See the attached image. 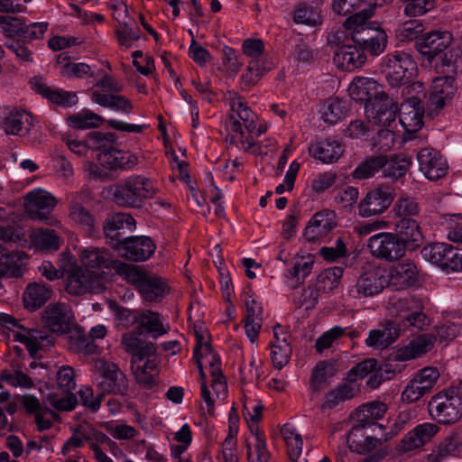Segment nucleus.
Segmentation results:
<instances>
[{"instance_id":"nucleus-15","label":"nucleus","mask_w":462,"mask_h":462,"mask_svg":"<svg viewBox=\"0 0 462 462\" xmlns=\"http://www.w3.org/2000/svg\"><path fill=\"white\" fill-rule=\"evenodd\" d=\"M439 372L433 367L421 369L406 385L402 393V400L411 403L430 392L439 378Z\"/></svg>"},{"instance_id":"nucleus-23","label":"nucleus","mask_w":462,"mask_h":462,"mask_svg":"<svg viewBox=\"0 0 462 462\" xmlns=\"http://www.w3.org/2000/svg\"><path fill=\"white\" fill-rule=\"evenodd\" d=\"M365 430V427L355 425L348 432L346 443L352 452L365 455L378 448H387L381 439L366 435Z\"/></svg>"},{"instance_id":"nucleus-62","label":"nucleus","mask_w":462,"mask_h":462,"mask_svg":"<svg viewBox=\"0 0 462 462\" xmlns=\"http://www.w3.org/2000/svg\"><path fill=\"white\" fill-rule=\"evenodd\" d=\"M105 430L116 440H131L139 435V431L133 426L115 421H106L102 424Z\"/></svg>"},{"instance_id":"nucleus-53","label":"nucleus","mask_w":462,"mask_h":462,"mask_svg":"<svg viewBox=\"0 0 462 462\" xmlns=\"http://www.w3.org/2000/svg\"><path fill=\"white\" fill-rule=\"evenodd\" d=\"M281 434L286 443L288 455L292 462H298L302 452V438L291 424H285L281 429Z\"/></svg>"},{"instance_id":"nucleus-42","label":"nucleus","mask_w":462,"mask_h":462,"mask_svg":"<svg viewBox=\"0 0 462 462\" xmlns=\"http://www.w3.org/2000/svg\"><path fill=\"white\" fill-rule=\"evenodd\" d=\"M32 84L37 93L42 95L54 104L72 106L75 105L78 100L76 94L62 89L51 88L40 79H33Z\"/></svg>"},{"instance_id":"nucleus-63","label":"nucleus","mask_w":462,"mask_h":462,"mask_svg":"<svg viewBox=\"0 0 462 462\" xmlns=\"http://www.w3.org/2000/svg\"><path fill=\"white\" fill-rule=\"evenodd\" d=\"M115 33L118 43L126 48L131 47L141 37L140 30L137 27L134 28L130 20L117 23Z\"/></svg>"},{"instance_id":"nucleus-5","label":"nucleus","mask_w":462,"mask_h":462,"mask_svg":"<svg viewBox=\"0 0 462 462\" xmlns=\"http://www.w3.org/2000/svg\"><path fill=\"white\" fill-rule=\"evenodd\" d=\"M407 98L401 104L399 121L408 135L421 129L423 125V107L421 99L426 97L425 87L421 82H413L405 88Z\"/></svg>"},{"instance_id":"nucleus-45","label":"nucleus","mask_w":462,"mask_h":462,"mask_svg":"<svg viewBox=\"0 0 462 462\" xmlns=\"http://www.w3.org/2000/svg\"><path fill=\"white\" fill-rule=\"evenodd\" d=\"M70 199L69 206V218L76 225L87 229L92 230L95 220L92 214L84 208L78 200V195L71 193L69 195Z\"/></svg>"},{"instance_id":"nucleus-46","label":"nucleus","mask_w":462,"mask_h":462,"mask_svg":"<svg viewBox=\"0 0 462 462\" xmlns=\"http://www.w3.org/2000/svg\"><path fill=\"white\" fill-rule=\"evenodd\" d=\"M51 297L49 286L41 283L29 284L23 293V303L26 309L35 310Z\"/></svg>"},{"instance_id":"nucleus-21","label":"nucleus","mask_w":462,"mask_h":462,"mask_svg":"<svg viewBox=\"0 0 462 462\" xmlns=\"http://www.w3.org/2000/svg\"><path fill=\"white\" fill-rule=\"evenodd\" d=\"M439 428L432 422H424L410 430L402 439L400 449L407 452L423 447L438 434Z\"/></svg>"},{"instance_id":"nucleus-3","label":"nucleus","mask_w":462,"mask_h":462,"mask_svg":"<svg viewBox=\"0 0 462 462\" xmlns=\"http://www.w3.org/2000/svg\"><path fill=\"white\" fill-rule=\"evenodd\" d=\"M371 10H364L350 15L344 22V28L351 36V42L365 53L373 56L383 53L387 45L385 31L370 22Z\"/></svg>"},{"instance_id":"nucleus-8","label":"nucleus","mask_w":462,"mask_h":462,"mask_svg":"<svg viewBox=\"0 0 462 462\" xmlns=\"http://www.w3.org/2000/svg\"><path fill=\"white\" fill-rule=\"evenodd\" d=\"M428 410L431 418L439 423L452 424L462 416V400L455 388H449L433 396Z\"/></svg>"},{"instance_id":"nucleus-36","label":"nucleus","mask_w":462,"mask_h":462,"mask_svg":"<svg viewBox=\"0 0 462 462\" xmlns=\"http://www.w3.org/2000/svg\"><path fill=\"white\" fill-rule=\"evenodd\" d=\"M310 155L323 163L337 162L344 152L343 145L336 140L326 139L309 148Z\"/></svg>"},{"instance_id":"nucleus-13","label":"nucleus","mask_w":462,"mask_h":462,"mask_svg":"<svg viewBox=\"0 0 462 462\" xmlns=\"http://www.w3.org/2000/svg\"><path fill=\"white\" fill-rule=\"evenodd\" d=\"M367 246L373 256L389 262L402 258L406 252L403 241L396 234L390 232L372 236L368 239Z\"/></svg>"},{"instance_id":"nucleus-2","label":"nucleus","mask_w":462,"mask_h":462,"mask_svg":"<svg viewBox=\"0 0 462 462\" xmlns=\"http://www.w3.org/2000/svg\"><path fill=\"white\" fill-rule=\"evenodd\" d=\"M348 93L355 101L365 104V115L374 124L386 127L395 120L397 104L373 79L356 77L349 84Z\"/></svg>"},{"instance_id":"nucleus-34","label":"nucleus","mask_w":462,"mask_h":462,"mask_svg":"<svg viewBox=\"0 0 462 462\" xmlns=\"http://www.w3.org/2000/svg\"><path fill=\"white\" fill-rule=\"evenodd\" d=\"M462 59V50L459 46L448 48L445 51L438 54L430 62L433 65L437 73L443 76H452L457 72V64Z\"/></svg>"},{"instance_id":"nucleus-40","label":"nucleus","mask_w":462,"mask_h":462,"mask_svg":"<svg viewBox=\"0 0 462 462\" xmlns=\"http://www.w3.org/2000/svg\"><path fill=\"white\" fill-rule=\"evenodd\" d=\"M462 453V442L456 434H451L439 442L428 456L429 462H443L449 457Z\"/></svg>"},{"instance_id":"nucleus-60","label":"nucleus","mask_w":462,"mask_h":462,"mask_svg":"<svg viewBox=\"0 0 462 462\" xmlns=\"http://www.w3.org/2000/svg\"><path fill=\"white\" fill-rule=\"evenodd\" d=\"M411 164V158L407 156L387 158V163L383 166V175L385 178L397 180L406 174Z\"/></svg>"},{"instance_id":"nucleus-39","label":"nucleus","mask_w":462,"mask_h":462,"mask_svg":"<svg viewBox=\"0 0 462 462\" xmlns=\"http://www.w3.org/2000/svg\"><path fill=\"white\" fill-rule=\"evenodd\" d=\"M23 259V253L9 251L0 245V278L22 276Z\"/></svg>"},{"instance_id":"nucleus-11","label":"nucleus","mask_w":462,"mask_h":462,"mask_svg":"<svg viewBox=\"0 0 462 462\" xmlns=\"http://www.w3.org/2000/svg\"><path fill=\"white\" fill-rule=\"evenodd\" d=\"M66 281V291L71 295H83L95 289L99 275L96 271L83 269L75 261H69L60 265Z\"/></svg>"},{"instance_id":"nucleus-41","label":"nucleus","mask_w":462,"mask_h":462,"mask_svg":"<svg viewBox=\"0 0 462 462\" xmlns=\"http://www.w3.org/2000/svg\"><path fill=\"white\" fill-rule=\"evenodd\" d=\"M91 100L103 107L124 114L131 113L134 108L133 104L127 97L116 93L107 94L98 90H91Z\"/></svg>"},{"instance_id":"nucleus-18","label":"nucleus","mask_w":462,"mask_h":462,"mask_svg":"<svg viewBox=\"0 0 462 462\" xmlns=\"http://www.w3.org/2000/svg\"><path fill=\"white\" fill-rule=\"evenodd\" d=\"M417 160L420 171L430 180H437L448 172L446 159L435 149H421L417 154Z\"/></svg>"},{"instance_id":"nucleus-30","label":"nucleus","mask_w":462,"mask_h":462,"mask_svg":"<svg viewBox=\"0 0 462 462\" xmlns=\"http://www.w3.org/2000/svg\"><path fill=\"white\" fill-rule=\"evenodd\" d=\"M435 343V337L430 334H423L413 340L407 346L400 347L395 354V359L398 361H407L416 359L430 351Z\"/></svg>"},{"instance_id":"nucleus-29","label":"nucleus","mask_w":462,"mask_h":462,"mask_svg":"<svg viewBox=\"0 0 462 462\" xmlns=\"http://www.w3.org/2000/svg\"><path fill=\"white\" fill-rule=\"evenodd\" d=\"M32 115L24 110L11 111L4 119L3 129L7 134L24 136L34 126Z\"/></svg>"},{"instance_id":"nucleus-44","label":"nucleus","mask_w":462,"mask_h":462,"mask_svg":"<svg viewBox=\"0 0 462 462\" xmlns=\"http://www.w3.org/2000/svg\"><path fill=\"white\" fill-rule=\"evenodd\" d=\"M134 219L126 213H117L108 216L104 223V233L106 237L112 240H116L118 246L120 245L121 239H119V232L125 228L132 230Z\"/></svg>"},{"instance_id":"nucleus-54","label":"nucleus","mask_w":462,"mask_h":462,"mask_svg":"<svg viewBox=\"0 0 462 462\" xmlns=\"http://www.w3.org/2000/svg\"><path fill=\"white\" fill-rule=\"evenodd\" d=\"M337 373L335 363L330 360L319 361L313 368L310 377V387L313 391H320L328 380Z\"/></svg>"},{"instance_id":"nucleus-22","label":"nucleus","mask_w":462,"mask_h":462,"mask_svg":"<svg viewBox=\"0 0 462 462\" xmlns=\"http://www.w3.org/2000/svg\"><path fill=\"white\" fill-rule=\"evenodd\" d=\"M455 79L452 76H439L432 80L431 90L429 97V109L438 112L450 100L454 92Z\"/></svg>"},{"instance_id":"nucleus-38","label":"nucleus","mask_w":462,"mask_h":462,"mask_svg":"<svg viewBox=\"0 0 462 462\" xmlns=\"http://www.w3.org/2000/svg\"><path fill=\"white\" fill-rule=\"evenodd\" d=\"M138 328L153 337L165 335L170 330V327L163 317L158 312L149 310H139Z\"/></svg>"},{"instance_id":"nucleus-57","label":"nucleus","mask_w":462,"mask_h":462,"mask_svg":"<svg viewBox=\"0 0 462 462\" xmlns=\"http://www.w3.org/2000/svg\"><path fill=\"white\" fill-rule=\"evenodd\" d=\"M247 456L249 462H268L270 454L263 433L252 435L247 440Z\"/></svg>"},{"instance_id":"nucleus-14","label":"nucleus","mask_w":462,"mask_h":462,"mask_svg":"<svg viewBox=\"0 0 462 462\" xmlns=\"http://www.w3.org/2000/svg\"><path fill=\"white\" fill-rule=\"evenodd\" d=\"M394 196L388 187H378L367 192L358 204V215L370 217L383 213L393 201Z\"/></svg>"},{"instance_id":"nucleus-6","label":"nucleus","mask_w":462,"mask_h":462,"mask_svg":"<svg viewBox=\"0 0 462 462\" xmlns=\"http://www.w3.org/2000/svg\"><path fill=\"white\" fill-rule=\"evenodd\" d=\"M421 301L413 297L393 298L389 300L387 310L398 328L403 331L412 329V332L421 330L426 323V316L422 312Z\"/></svg>"},{"instance_id":"nucleus-17","label":"nucleus","mask_w":462,"mask_h":462,"mask_svg":"<svg viewBox=\"0 0 462 462\" xmlns=\"http://www.w3.org/2000/svg\"><path fill=\"white\" fill-rule=\"evenodd\" d=\"M156 245L148 236H128L120 242V254L130 261L143 262L154 253Z\"/></svg>"},{"instance_id":"nucleus-9","label":"nucleus","mask_w":462,"mask_h":462,"mask_svg":"<svg viewBox=\"0 0 462 462\" xmlns=\"http://www.w3.org/2000/svg\"><path fill=\"white\" fill-rule=\"evenodd\" d=\"M56 198L42 189H35L27 193L25 197V212L28 217L36 221L45 222L49 226L61 227L60 220L51 216L56 207Z\"/></svg>"},{"instance_id":"nucleus-51","label":"nucleus","mask_w":462,"mask_h":462,"mask_svg":"<svg viewBox=\"0 0 462 462\" xmlns=\"http://www.w3.org/2000/svg\"><path fill=\"white\" fill-rule=\"evenodd\" d=\"M113 270L122 277L126 282L134 285L138 291L143 284L147 272L143 270L141 267L125 263L121 261H115L113 263Z\"/></svg>"},{"instance_id":"nucleus-27","label":"nucleus","mask_w":462,"mask_h":462,"mask_svg":"<svg viewBox=\"0 0 462 462\" xmlns=\"http://www.w3.org/2000/svg\"><path fill=\"white\" fill-rule=\"evenodd\" d=\"M79 262L85 270L94 271L102 268H113L115 261L112 260L110 253L97 246H80L78 248Z\"/></svg>"},{"instance_id":"nucleus-12","label":"nucleus","mask_w":462,"mask_h":462,"mask_svg":"<svg viewBox=\"0 0 462 462\" xmlns=\"http://www.w3.org/2000/svg\"><path fill=\"white\" fill-rule=\"evenodd\" d=\"M422 257L447 272L462 270V255L451 245L432 243L421 249Z\"/></svg>"},{"instance_id":"nucleus-56","label":"nucleus","mask_w":462,"mask_h":462,"mask_svg":"<svg viewBox=\"0 0 462 462\" xmlns=\"http://www.w3.org/2000/svg\"><path fill=\"white\" fill-rule=\"evenodd\" d=\"M387 163V156H372L362 162L352 172L355 179L365 180L373 177Z\"/></svg>"},{"instance_id":"nucleus-43","label":"nucleus","mask_w":462,"mask_h":462,"mask_svg":"<svg viewBox=\"0 0 462 462\" xmlns=\"http://www.w3.org/2000/svg\"><path fill=\"white\" fill-rule=\"evenodd\" d=\"M387 411V405L382 402H372L365 403L356 411V424L368 428L376 424V421L382 419Z\"/></svg>"},{"instance_id":"nucleus-59","label":"nucleus","mask_w":462,"mask_h":462,"mask_svg":"<svg viewBox=\"0 0 462 462\" xmlns=\"http://www.w3.org/2000/svg\"><path fill=\"white\" fill-rule=\"evenodd\" d=\"M69 125L77 129L97 128L102 125L104 119L97 114L85 109L81 112L70 116L68 118Z\"/></svg>"},{"instance_id":"nucleus-52","label":"nucleus","mask_w":462,"mask_h":462,"mask_svg":"<svg viewBox=\"0 0 462 462\" xmlns=\"http://www.w3.org/2000/svg\"><path fill=\"white\" fill-rule=\"evenodd\" d=\"M358 392L359 389L355 383H342L326 394L322 406L325 409H332L338 403L352 399Z\"/></svg>"},{"instance_id":"nucleus-58","label":"nucleus","mask_w":462,"mask_h":462,"mask_svg":"<svg viewBox=\"0 0 462 462\" xmlns=\"http://www.w3.org/2000/svg\"><path fill=\"white\" fill-rule=\"evenodd\" d=\"M342 275V268H328L319 274L316 288L320 292L329 293L339 285Z\"/></svg>"},{"instance_id":"nucleus-48","label":"nucleus","mask_w":462,"mask_h":462,"mask_svg":"<svg viewBox=\"0 0 462 462\" xmlns=\"http://www.w3.org/2000/svg\"><path fill=\"white\" fill-rule=\"evenodd\" d=\"M132 370L135 381L145 389H152L157 384V371L155 364L151 360L134 363Z\"/></svg>"},{"instance_id":"nucleus-10","label":"nucleus","mask_w":462,"mask_h":462,"mask_svg":"<svg viewBox=\"0 0 462 462\" xmlns=\"http://www.w3.org/2000/svg\"><path fill=\"white\" fill-rule=\"evenodd\" d=\"M416 69L412 57L402 51L390 52L383 59V73L392 87H398L411 79Z\"/></svg>"},{"instance_id":"nucleus-26","label":"nucleus","mask_w":462,"mask_h":462,"mask_svg":"<svg viewBox=\"0 0 462 462\" xmlns=\"http://www.w3.org/2000/svg\"><path fill=\"white\" fill-rule=\"evenodd\" d=\"M334 54V63L342 70L352 71L362 67L365 60V54L357 47L350 42L339 44Z\"/></svg>"},{"instance_id":"nucleus-7","label":"nucleus","mask_w":462,"mask_h":462,"mask_svg":"<svg viewBox=\"0 0 462 462\" xmlns=\"http://www.w3.org/2000/svg\"><path fill=\"white\" fill-rule=\"evenodd\" d=\"M0 324L14 331V340L23 344L31 356H34L39 350L46 349L54 344V338L45 331L27 328L19 324L11 315L0 312Z\"/></svg>"},{"instance_id":"nucleus-49","label":"nucleus","mask_w":462,"mask_h":462,"mask_svg":"<svg viewBox=\"0 0 462 462\" xmlns=\"http://www.w3.org/2000/svg\"><path fill=\"white\" fill-rule=\"evenodd\" d=\"M348 111L349 107L346 101L338 97H330L323 105L321 117L326 123L335 125L345 118Z\"/></svg>"},{"instance_id":"nucleus-4","label":"nucleus","mask_w":462,"mask_h":462,"mask_svg":"<svg viewBox=\"0 0 462 462\" xmlns=\"http://www.w3.org/2000/svg\"><path fill=\"white\" fill-rule=\"evenodd\" d=\"M158 189L152 180L143 175H132L115 186V202L125 208H140L152 199Z\"/></svg>"},{"instance_id":"nucleus-1","label":"nucleus","mask_w":462,"mask_h":462,"mask_svg":"<svg viewBox=\"0 0 462 462\" xmlns=\"http://www.w3.org/2000/svg\"><path fill=\"white\" fill-rule=\"evenodd\" d=\"M226 100L229 105L228 128L231 141L245 152L254 155H265L275 148L276 142L266 139L265 143L256 142L254 136H260L266 127L256 125L257 116L247 106L244 97L236 92L228 91Z\"/></svg>"},{"instance_id":"nucleus-31","label":"nucleus","mask_w":462,"mask_h":462,"mask_svg":"<svg viewBox=\"0 0 462 462\" xmlns=\"http://www.w3.org/2000/svg\"><path fill=\"white\" fill-rule=\"evenodd\" d=\"M381 328L373 329L365 339L366 346L375 348H384L394 342L404 332L397 327L394 321L386 320Z\"/></svg>"},{"instance_id":"nucleus-37","label":"nucleus","mask_w":462,"mask_h":462,"mask_svg":"<svg viewBox=\"0 0 462 462\" xmlns=\"http://www.w3.org/2000/svg\"><path fill=\"white\" fill-rule=\"evenodd\" d=\"M169 291L170 287L162 278L150 273L138 290L142 298L149 302L161 301Z\"/></svg>"},{"instance_id":"nucleus-33","label":"nucleus","mask_w":462,"mask_h":462,"mask_svg":"<svg viewBox=\"0 0 462 462\" xmlns=\"http://www.w3.org/2000/svg\"><path fill=\"white\" fill-rule=\"evenodd\" d=\"M121 344L124 349L132 355L134 363L143 362L155 352V347L152 343L141 339L134 332L125 333L122 336Z\"/></svg>"},{"instance_id":"nucleus-16","label":"nucleus","mask_w":462,"mask_h":462,"mask_svg":"<svg viewBox=\"0 0 462 462\" xmlns=\"http://www.w3.org/2000/svg\"><path fill=\"white\" fill-rule=\"evenodd\" d=\"M386 286L399 291L413 286L418 279V270L414 263L404 260L383 270Z\"/></svg>"},{"instance_id":"nucleus-20","label":"nucleus","mask_w":462,"mask_h":462,"mask_svg":"<svg viewBox=\"0 0 462 462\" xmlns=\"http://www.w3.org/2000/svg\"><path fill=\"white\" fill-rule=\"evenodd\" d=\"M453 37L448 31H432L426 33L418 42V50L430 60L452 45Z\"/></svg>"},{"instance_id":"nucleus-25","label":"nucleus","mask_w":462,"mask_h":462,"mask_svg":"<svg viewBox=\"0 0 462 462\" xmlns=\"http://www.w3.org/2000/svg\"><path fill=\"white\" fill-rule=\"evenodd\" d=\"M100 369L102 376L98 387L103 393H124L126 391L127 381L125 375L116 365L103 362Z\"/></svg>"},{"instance_id":"nucleus-35","label":"nucleus","mask_w":462,"mask_h":462,"mask_svg":"<svg viewBox=\"0 0 462 462\" xmlns=\"http://www.w3.org/2000/svg\"><path fill=\"white\" fill-rule=\"evenodd\" d=\"M394 230L406 247L411 246L415 249L423 242L420 226L413 218L405 217L399 219L395 222Z\"/></svg>"},{"instance_id":"nucleus-24","label":"nucleus","mask_w":462,"mask_h":462,"mask_svg":"<svg viewBox=\"0 0 462 462\" xmlns=\"http://www.w3.org/2000/svg\"><path fill=\"white\" fill-rule=\"evenodd\" d=\"M45 325L55 333H66L73 319L70 308L64 303L49 305L43 316Z\"/></svg>"},{"instance_id":"nucleus-64","label":"nucleus","mask_w":462,"mask_h":462,"mask_svg":"<svg viewBox=\"0 0 462 462\" xmlns=\"http://www.w3.org/2000/svg\"><path fill=\"white\" fill-rule=\"evenodd\" d=\"M394 216L401 218L412 217L419 215L420 207L412 198L408 196L400 197L394 203L393 209Z\"/></svg>"},{"instance_id":"nucleus-47","label":"nucleus","mask_w":462,"mask_h":462,"mask_svg":"<svg viewBox=\"0 0 462 462\" xmlns=\"http://www.w3.org/2000/svg\"><path fill=\"white\" fill-rule=\"evenodd\" d=\"M29 239L30 245L38 250H58L61 243L56 232L47 228L32 230Z\"/></svg>"},{"instance_id":"nucleus-19","label":"nucleus","mask_w":462,"mask_h":462,"mask_svg":"<svg viewBox=\"0 0 462 462\" xmlns=\"http://www.w3.org/2000/svg\"><path fill=\"white\" fill-rule=\"evenodd\" d=\"M384 287L386 280L383 278V270L376 268L364 273L349 289V293L354 298L371 297L378 294Z\"/></svg>"},{"instance_id":"nucleus-28","label":"nucleus","mask_w":462,"mask_h":462,"mask_svg":"<svg viewBox=\"0 0 462 462\" xmlns=\"http://www.w3.org/2000/svg\"><path fill=\"white\" fill-rule=\"evenodd\" d=\"M335 215L332 211H321L314 215L305 228L307 240L316 242L328 235L335 227Z\"/></svg>"},{"instance_id":"nucleus-55","label":"nucleus","mask_w":462,"mask_h":462,"mask_svg":"<svg viewBox=\"0 0 462 462\" xmlns=\"http://www.w3.org/2000/svg\"><path fill=\"white\" fill-rule=\"evenodd\" d=\"M272 67L270 64L261 63L257 60H250L246 71L241 76V88L243 90H249Z\"/></svg>"},{"instance_id":"nucleus-61","label":"nucleus","mask_w":462,"mask_h":462,"mask_svg":"<svg viewBox=\"0 0 462 462\" xmlns=\"http://www.w3.org/2000/svg\"><path fill=\"white\" fill-rule=\"evenodd\" d=\"M440 226L447 233L449 241L462 244V216L460 214L443 216Z\"/></svg>"},{"instance_id":"nucleus-32","label":"nucleus","mask_w":462,"mask_h":462,"mask_svg":"<svg viewBox=\"0 0 462 462\" xmlns=\"http://www.w3.org/2000/svg\"><path fill=\"white\" fill-rule=\"evenodd\" d=\"M313 262L304 256H297L292 260V266L283 274L285 285L295 290L300 287L306 277L311 273Z\"/></svg>"},{"instance_id":"nucleus-50","label":"nucleus","mask_w":462,"mask_h":462,"mask_svg":"<svg viewBox=\"0 0 462 462\" xmlns=\"http://www.w3.org/2000/svg\"><path fill=\"white\" fill-rule=\"evenodd\" d=\"M72 432L76 433L84 442H88L89 448H91V443L106 444L110 448L117 446L106 434L97 430L88 422H82L74 427Z\"/></svg>"}]
</instances>
